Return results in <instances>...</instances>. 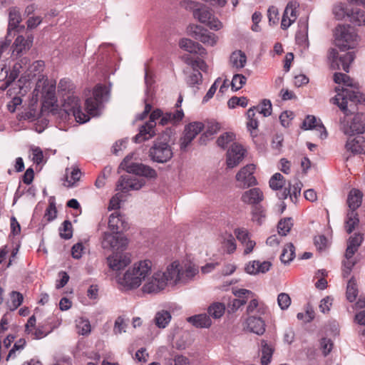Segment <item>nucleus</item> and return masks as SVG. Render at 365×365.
Returning a JSON list of instances; mask_svg holds the SVG:
<instances>
[{
  "mask_svg": "<svg viewBox=\"0 0 365 365\" xmlns=\"http://www.w3.org/2000/svg\"><path fill=\"white\" fill-rule=\"evenodd\" d=\"M93 97L86 101L87 113L82 112L78 98L72 93L63 94V109L68 115L72 114L78 123H86L90 120V115L97 116L100 114L102 104L108 100V91L105 86H97L93 90Z\"/></svg>",
  "mask_w": 365,
  "mask_h": 365,
  "instance_id": "obj_1",
  "label": "nucleus"
},
{
  "mask_svg": "<svg viewBox=\"0 0 365 365\" xmlns=\"http://www.w3.org/2000/svg\"><path fill=\"white\" fill-rule=\"evenodd\" d=\"M152 267L149 259L136 262L118 279V283L127 290L137 289L152 274Z\"/></svg>",
  "mask_w": 365,
  "mask_h": 365,
  "instance_id": "obj_2",
  "label": "nucleus"
},
{
  "mask_svg": "<svg viewBox=\"0 0 365 365\" xmlns=\"http://www.w3.org/2000/svg\"><path fill=\"white\" fill-rule=\"evenodd\" d=\"M173 156L171 138L168 133H163L154 141L149 150L150 158L158 163H165Z\"/></svg>",
  "mask_w": 365,
  "mask_h": 365,
  "instance_id": "obj_3",
  "label": "nucleus"
},
{
  "mask_svg": "<svg viewBox=\"0 0 365 365\" xmlns=\"http://www.w3.org/2000/svg\"><path fill=\"white\" fill-rule=\"evenodd\" d=\"M336 96L332 98L333 103L336 104L339 108L346 114H349L348 107L358 103H365V96L359 91L351 88H336Z\"/></svg>",
  "mask_w": 365,
  "mask_h": 365,
  "instance_id": "obj_4",
  "label": "nucleus"
},
{
  "mask_svg": "<svg viewBox=\"0 0 365 365\" xmlns=\"http://www.w3.org/2000/svg\"><path fill=\"white\" fill-rule=\"evenodd\" d=\"M334 38L337 47L346 50L356 45L358 36L350 26L339 25L335 29Z\"/></svg>",
  "mask_w": 365,
  "mask_h": 365,
  "instance_id": "obj_5",
  "label": "nucleus"
},
{
  "mask_svg": "<svg viewBox=\"0 0 365 365\" xmlns=\"http://www.w3.org/2000/svg\"><path fill=\"white\" fill-rule=\"evenodd\" d=\"M187 31L192 37L201 41L202 43L214 46L216 45L218 37L213 33L209 32L201 26L191 24L187 28Z\"/></svg>",
  "mask_w": 365,
  "mask_h": 365,
  "instance_id": "obj_6",
  "label": "nucleus"
},
{
  "mask_svg": "<svg viewBox=\"0 0 365 365\" xmlns=\"http://www.w3.org/2000/svg\"><path fill=\"white\" fill-rule=\"evenodd\" d=\"M119 233L104 232L101 237V246L105 250H123L128 245L127 238Z\"/></svg>",
  "mask_w": 365,
  "mask_h": 365,
  "instance_id": "obj_7",
  "label": "nucleus"
},
{
  "mask_svg": "<svg viewBox=\"0 0 365 365\" xmlns=\"http://www.w3.org/2000/svg\"><path fill=\"white\" fill-rule=\"evenodd\" d=\"M162 114L163 112L160 109H156L150 113V120L140 128L139 133L134 137L135 143H141L148 140L154 135L153 128L156 125L155 120L160 119Z\"/></svg>",
  "mask_w": 365,
  "mask_h": 365,
  "instance_id": "obj_8",
  "label": "nucleus"
},
{
  "mask_svg": "<svg viewBox=\"0 0 365 365\" xmlns=\"http://www.w3.org/2000/svg\"><path fill=\"white\" fill-rule=\"evenodd\" d=\"M355 56L353 52L346 53L340 56L335 48H331L329 51V59L331 61V67L333 69H343L349 72V66L354 60Z\"/></svg>",
  "mask_w": 365,
  "mask_h": 365,
  "instance_id": "obj_9",
  "label": "nucleus"
},
{
  "mask_svg": "<svg viewBox=\"0 0 365 365\" xmlns=\"http://www.w3.org/2000/svg\"><path fill=\"white\" fill-rule=\"evenodd\" d=\"M40 77L36 82L35 91L41 93L45 101L53 105L56 102V82H49L43 75Z\"/></svg>",
  "mask_w": 365,
  "mask_h": 365,
  "instance_id": "obj_10",
  "label": "nucleus"
},
{
  "mask_svg": "<svg viewBox=\"0 0 365 365\" xmlns=\"http://www.w3.org/2000/svg\"><path fill=\"white\" fill-rule=\"evenodd\" d=\"M163 277V272L160 271L152 273L144 282L142 287L143 292L158 294L163 290L166 287Z\"/></svg>",
  "mask_w": 365,
  "mask_h": 365,
  "instance_id": "obj_11",
  "label": "nucleus"
},
{
  "mask_svg": "<svg viewBox=\"0 0 365 365\" xmlns=\"http://www.w3.org/2000/svg\"><path fill=\"white\" fill-rule=\"evenodd\" d=\"M193 16L210 29L219 31L223 27L222 23L206 8H198L193 11Z\"/></svg>",
  "mask_w": 365,
  "mask_h": 365,
  "instance_id": "obj_12",
  "label": "nucleus"
},
{
  "mask_svg": "<svg viewBox=\"0 0 365 365\" xmlns=\"http://www.w3.org/2000/svg\"><path fill=\"white\" fill-rule=\"evenodd\" d=\"M128 157H126L120 165L122 167H123L127 173L144 176L148 178H156V171L150 166L143 165L142 163H128Z\"/></svg>",
  "mask_w": 365,
  "mask_h": 365,
  "instance_id": "obj_13",
  "label": "nucleus"
},
{
  "mask_svg": "<svg viewBox=\"0 0 365 365\" xmlns=\"http://www.w3.org/2000/svg\"><path fill=\"white\" fill-rule=\"evenodd\" d=\"M255 165L248 164L241 168L236 174V180L240 183L239 186L242 188H247L257 185V180L254 176Z\"/></svg>",
  "mask_w": 365,
  "mask_h": 365,
  "instance_id": "obj_14",
  "label": "nucleus"
},
{
  "mask_svg": "<svg viewBox=\"0 0 365 365\" xmlns=\"http://www.w3.org/2000/svg\"><path fill=\"white\" fill-rule=\"evenodd\" d=\"M204 124L201 122H192L185 127L184 135L180 138V149L185 150L193 139L202 130Z\"/></svg>",
  "mask_w": 365,
  "mask_h": 365,
  "instance_id": "obj_15",
  "label": "nucleus"
},
{
  "mask_svg": "<svg viewBox=\"0 0 365 365\" xmlns=\"http://www.w3.org/2000/svg\"><path fill=\"white\" fill-rule=\"evenodd\" d=\"M264 199V193L259 187H253L245 191L240 197L243 203L254 206H258Z\"/></svg>",
  "mask_w": 365,
  "mask_h": 365,
  "instance_id": "obj_16",
  "label": "nucleus"
},
{
  "mask_svg": "<svg viewBox=\"0 0 365 365\" xmlns=\"http://www.w3.org/2000/svg\"><path fill=\"white\" fill-rule=\"evenodd\" d=\"M145 184V181L143 179H138L137 178H131L129 175L121 176L120 180L118 182L117 188L122 192H128L129 190H138Z\"/></svg>",
  "mask_w": 365,
  "mask_h": 365,
  "instance_id": "obj_17",
  "label": "nucleus"
},
{
  "mask_svg": "<svg viewBox=\"0 0 365 365\" xmlns=\"http://www.w3.org/2000/svg\"><path fill=\"white\" fill-rule=\"evenodd\" d=\"M245 150L239 144L233 143L227 153V165L232 168L237 166L244 158Z\"/></svg>",
  "mask_w": 365,
  "mask_h": 365,
  "instance_id": "obj_18",
  "label": "nucleus"
},
{
  "mask_svg": "<svg viewBox=\"0 0 365 365\" xmlns=\"http://www.w3.org/2000/svg\"><path fill=\"white\" fill-rule=\"evenodd\" d=\"M162 272L164 276L163 278L165 279V287L168 282L173 284L182 282L181 267L179 262H173L167 267L165 272Z\"/></svg>",
  "mask_w": 365,
  "mask_h": 365,
  "instance_id": "obj_19",
  "label": "nucleus"
},
{
  "mask_svg": "<svg viewBox=\"0 0 365 365\" xmlns=\"http://www.w3.org/2000/svg\"><path fill=\"white\" fill-rule=\"evenodd\" d=\"M234 234L238 241L245 247L244 254H250L253 251L256 243L250 239L248 230L243 227L236 228L234 230Z\"/></svg>",
  "mask_w": 365,
  "mask_h": 365,
  "instance_id": "obj_20",
  "label": "nucleus"
},
{
  "mask_svg": "<svg viewBox=\"0 0 365 365\" xmlns=\"http://www.w3.org/2000/svg\"><path fill=\"white\" fill-rule=\"evenodd\" d=\"M107 261L111 269L118 271L128 266L130 262V259L123 253L117 252L109 256Z\"/></svg>",
  "mask_w": 365,
  "mask_h": 365,
  "instance_id": "obj_21",
  "label": "nucleus"
},
{
  "mask_svg": "<svg viewBox=\"0 0 365 365\" xmlns=\"http://www.w3.org/2000/svg\"><path fill=\"white\" fill-rule=\"evenodd\" d=\"M297 7L296 2L290 1L287 4L281 22L282 29H287L296 21L297 18Z\"/></svg>",
  "mask_w": 365,
  "mask_h": 365,
  "instance_id": "obj_22",
  "label": "nucleus"
},
{
  "mask_svg": "<svg viewBox=\"0 0 365 365\" xmlns=\"http://www.w3.org/2000/svg\"><path fill=\"white\" fill-rule=\"evenodd\" d=\"M341 130L345 135L351 136L355 134L363 133L364 125L358 117H355L350 123L342 121L341 123Z\"/></svg>",
  "mask_w": 365,
  "mask_h": 365,
  "instance_id": "obj_23",
  "label": "nucleus"
},
{
  "mask_svg": "<svg viewBox=\"0 0 365 365\" xmlns=\"http://www.w3.org/2000/svg\"><path fill=\"white\" fill-rule=\"evenodd\" d=\"M34 37L29 35L25 38L23 36H19L15 39L12 48V55L19 56L24 51H28L32 46Z\"/></svg>",
  "mask_w": 365,
  "mask_h": 365,
  "instance_id": "obj_24",
  "label": "nucleus"
},
{
  "mask_svg": "<svg viewBox=\"0 0 365 365\" xmlns=\"http://www.w3.org/2000/svg\"><path fill=\"white\" fill-rule=\"evenodd\" d=\"M108 228L111 232L119 233L128 228L127 223L118 211L113 212L108 219Z\"/></svg>",
  "mask_w": 365,
  "mask_h": 365,
  "instance_id": "obj_25",
  "label": "nucleus"
},
{
  "mask_svg": "<svg viewBox=\"0 0 365 365\" xmlns=\"http://www.w3.org/2000/svg\"><path fill=\"white\" fill-rule=\"evenodd\" d=\"M179 46L181 48L185 51L199 54L200 56H205L207 54V51L200 43L195 42L188 38H182L179 42Z\"/></svg>",
  "mask_w": 365,
  "mask_h": 365,
  "instance_id": "obj_26",
  "label": "nucleus"
},
{
  "mask_svg": "<svg viewBox=\"0 0 365 365\" xmlns=\"http://www.w3.org/2000/svg\"><path fill=\"white\" fill-rule=\"evenodd\" d=\"M247 329L254 334L262 335L265 331V323L261 317L250 316L246 321Z\"/></svg>",
  "mask_w": 365,
  "mask_h": 365,
  "instance_id": "obj_27",
  "label": "nucleus"
},
{
  "mask_svg": "<svg viewBox=\"0 0 365 365\" xmlns=\"http://www.w3.org/2000/svg\"><path fill=\"white\" fill-rule=\"evenodd\" d=\"M302 128L305 130L315 129L320 133L321 138H325L327 136V133L324 126L318 122L314 115H307L303 122Z\"/></svg>",
  "mask_w": 365,
  "mask_h": 365,
  "instance_id": "obj_28",
  "label": "nucleus"
},
{
  "mask_svg": "<svg viewBox=\"0 0 365 365\" xmlns=\"http://www.w3.org/2000/svg\"><path fill=\"white\" fill-rule=\"evenodd\" d=\"M345 146L347 150L354 154L365 153V140L362 136L348 140Z\"/></svg>",
  "mask_w": 365,
  "mask_h": 365,
  "instance_id": "obj_29",
  "label": "nucleus"
},
{
  "mask_svg": "<svg viewBox=\"0 0 365 365\" xmlns=\"http://www.w3.org/2000/svg\"><path fill=\"white\" fill-rule=\"evenodd\" d=\"M182 282L186 283L191 280L197 273L198 268L190 262H185L180 264Z\"/></svg>",
  "mask_w": 365,
  "mask_h": 365,
  "instance_id": "obj_30",
  "label": "nucleus"
},
{
  "mask_svg": "<svg viewBox=\"0 0 365 365\" xmlns=\"http://www.w3.org/2000/svg\"><path fill=\"white\" fill-rule=\"evenodd\" d=\"M363 241L364 235L361 233H356L349 238L346 252H347V255L349 257L350 256H354V254L358 251Z\"/></svg>",
  "mask_w": 365,
  "mask_h": 365,
  "instance_id": "obj_31",
  "label": "nucleus"
},
{
  "mask_svg": "<svg viewBox=\"0 0 365 365\" xmlns=\"http://www.w3.org/2000/svg\"><path fill=\"white\" fill-rule=\"evenodd\" d=\"M187 322L197 328H209L212 320L207 314H199L187 318Z\"/></svg>",
  "mask_w": 365,
  "mask_h": 365,
  "instance_id": "obj_32",
  "label": "nucleus"
},
{
  "mask_svg": "<svg viewBox=\"0 0 365 365\" xmlns=\"http://www.w3.org/2000/svg\"><path fill=\"white\" fill-rule=\"evenodd\" d=\"M9 14V32L16 29L21 21L20 9L17 6H11L8 9Z\"/></svg>",
  "mask_w": 365,
  "mask_h": 365,
  "instance_id": "obj_33",
  "label": "nucleus"
},
{
  "mask_svg": "<svg viewBox=\"0 0 365 365\" xmlns=\"http://www.w3.org/2000/svg\"><path fill=\"white\" fill-rule=\"evenodd\" d=\"M363 193L357 189H352L350 190L348 198L347 204L351 211H356L359 208L362 202Z\"/></svg>",
  "mask_w": 365,
  "mask_h": 365,
  "instance_id": "obj_34",
  "label": "nucleus"
},
{
  "mask_svg": "<svg viewBox=\"0 0 365 365\" xmlns=\"http://www.w3.org/2000/svg\"><path fill=\"white\" fill-rule=\"evenodd\" d=\"M221 247L227 254H232L237 249V244L234 236L226 233L222 236Z\"/></svg>",
  "mask_w": 365,
  "mask_h": 365,
  "instance_id": "obj_35",
  "label": "nucleus"
},
{
  "mask_svg": "<svg viewBox=\"0 0 365 365\" xmlns=\"http://www.w3.org/2000/svg\"><path fill=\"white\" fill-rule=\"evenodd\" d=\"M230 61L232 67L241 69L245 66L247 57L242 51H236L231 54Z\"/></svg>",
  "mask_w": 365,
  "mask_h": 365,
  "instance_id": "obj_36",
  "label": "nucleus"
},
{
  "mask_svg": "<svg viewBox=\"0 0 365 365\" xmlns=\"http://www.w3.org/2000/svg\"><path fill=\"white\" fill-rule=\"evenodd\" d=\"M171 319V314L168 311L161 310L158 312L155 316L154 322L155 325L160 329L167 327Z\"/></svg>",
  "mask_w": 365,
  "mask_h": 365,
  "instance_id": "obj_37",
  "label": "nucleus"
},
{
  "mask_svg": "<svg viewBox=\"0 0 365 365\" xmlns=\"http://www.w3.org/2000/svg\"><path fill=\"white\" fill-rule=\"evenodd\" d=\"M349 20L356 26L365 24V11L360 9H353L350 14H348Z\"/></svg>",
  "mask_w": 365,
  "mask_h": 365,
  "instance_id": "obj_38",
  "label": "nucleus"
},
{
  "mask_svg": "<svg viewBox=\"0 0 365 365\" xmlns=\"http://www.w3.org/2000/svg\"><path fill=\"white\" fill-rule=\"evenodd\" d=\"M225 311V306L220 302H215L210 305L207 308L208 316L212 317L215 319H220L223 316Z\"/></svg>",
  "mask_w": 365,
  "mask_h": 365,
  "instance_id": "obj_39",
  "label": "nucleus"
},
{
  "mask_svg": "<svg viewBox=\"0 0 365 365\" xmlns=\"http://www.w3.org/2000/svg\"><path fill=\"white\" fill-rule=\"evenodd\" d=\"M262 358L261 363L262 365H268L272 359L274 349L271 345L268 344L266 341L262 340Z\"/></svg>",
  "mask_w": 365,
  "mask_h": 365,
  "instance_id": "obj_40",
  "label": "nucleus"
},
{
  "mask_svg": "<svg viewBox=\"0 0 365 365\" xmlns=\"http://www.w3.org/2000/svg\"><path fill=\"white\" fill-rule=\"evenodd\" d=\"M23 300L22 294L12 291L10 293V299L6 302V306L10 311H14L22 304Z\"/></svg>",
  "mask_w": 365,
  "mask_h": 365,
  "instance_id": "obj_41",
  "label": "nucleus"
},
{
  "mask_svg": "<svg viewBox=\"0 0 365 365\" xmlns=\"http://www.w3.org/2000/svg\"><path fill=\"white\" fill-rule=\"evenodd\" d=\"M45 67L44 61L38 60L34 61L31 65H30L27 70V76L29 78H34L36 76H38V78H41V73L43 72Z\"/></svg>",
  "mask_w": 365,
  "mask_h": 365,
  "instance_id": "obj_42",
  "label": "nucleus"
},
{
  "mask_svg": "<svg viewBox=\"0 0 365 365\" xmlns=\"http://www.w3.org/2000/svg\"><path fill=\"white\" fill-rule=\"evenodd\" d=\"M345 259L342 262V275L344 277H348L353 267L357 263V260L354 257V256H350V257L347 255V252H345L344 254Z\"/></svg>",
  "mask_w": 365,
  "mask_h": 365,
  "instance_id": "obj_43",
  "label": "nucleus"
},
{
  "mask_svg": "<svg viewBox=\"0 0 365 365\" xmlns=\"http://www.w3.org/2000/svg\"><path fill=\"white\" fill-rule=\"evenodd\" d=\"M295 257V248L292 243H288L284 247L280 255V259L282 263L288 264L294 259Z\"/></svg>",
  "mask_w": 365,
  "mask_h": 365,
  "instance_id": "obj_44",
  "label": "nucleus"
},
{
  "mask_svg": "<svg viewBox=\"0 0 365 365\" xmlns=\"http://www.w3.org/2000/svg\"><path fill=\"white\" fill-rule=\"evenodd\" d=\"M346 223V230L348 233L352 232V231L355 229L356 226H358L359 223V219L358 217V214L356 211L350 210L347 213Z\"/></svg>",
  "mask_w": 365,
  "mask_h": 365,
  "instance_id": "obj_45",
  "label": "nucleus"
},
{
  "mask_svg": "<svg viewBox=\"0 0 365 365\" xmlns=\"http://www.w3.org/2000/svg\"><path fill=\"white\" fill-rule=\"evenodd\" d=\"M252 220L261 225L265 221L266 210L261 205L255 206L252 210Z\"/></svg>",
  "mask_w": 365,
  "mask_h": 365,
  "instance_id": "obj_46",
  "label": "nucleus"
},
{
  "mask_svg": "<svg viewBox=\"0 0 365 365\" xmlns=\"http://www.w3.org/2000/svg\"><path fill=\"white\" fill-rule=\"evenodd\" d=\"M291 217L282 219L277 225L278 233L282 236H286L293 226V222Z\"/></svg>",
  "mask_w": 365,
  "mask_h": 365,
  "instance_id": "obj_47",
  "label": "nucleus"
},
{
  "mask_svg": "<svg viewBox=\"0 0 365 365\" xmlns=\"http://www.w3.org/2000/svg\"><path fill=\"white\" fill-rule=\"evenodd\" d=\"M334 81L337 84H343L351 88H356V84L354 83L353 80L345 73H335L334 75Z\"/></svg>",
  "mask_w": 365,
  "mask_h": 365,
  "instance_id": "obj_48",
  "label": "nucleus"
},
{
  "mask_svg": "<svg viewBox=\"0 0 365 365\" xmlns=\"http://www.w3.org/2000/svg\"><path fill=\"white\" fill-rule=\"evenodd\" d=\"M358 289L356 283L354 279L352 277L349 279L347 284L346 298L349 302H352L356 299Z\"/></svg>",
  "mask_w": 365,
  "mask_h": 365,
  "instance_id": "obj_49",
  "label": "nucleus"
},
{
  "mask_svg": "<svg viewBox=\"0 0 365 365\" xmlns=\"http://www.w3.org/2000/svg\"><path fill=\"white\" fill-rule=\"evenodd\" d=\"M76 329L79 334L86 335L91 332L90 322L87 319L79 318L76 320Z\"/></svg>",
  "mask_w": 365,
  "mask_h": 365,
  "instance_id": "obj_50",
  "label": "nucleus"
},
{
  "mask_svg": "<svg viewBox=\"0 0 365 365\" xmlns=\"http://www.w3.org/2000/svg\"><path fill=\"white\" fill-rule=\"evenodd\" d=\"M269 187L274 190H279L285 185L284 179L280 173H275L269 180Z\"/></svg>",
  "mask_w": 365,
  "mask_h": 365,
  "instance_id": "obj_51",
  "label": "nucleus"
},
{
  "mask_svg": "<svg viewBox=\"0 0 365 365\" xmlns=\"http://www.w3.org/2000/svg\"><path fill=\"white\" fill-rule=\"evenodd\" d=\"M81 175V173L79 169L73 168V170L71 172V175L66 176L64 185L68 187L75 186L76 183L79 180Z\"/></svg>",
  "mask_w": 365,
  "mask_h": 365,
  "instance_id": "obj_52",
  "label": "nucleus"
},
{
  "mask_svg": "<svg viewBox=\"0 0 365 365\" xmlns=\"http://www.w3.org/2000/svg\"><path fill=\"white\" fill-rule=\"evenodd\" d=\"M255 110H257L260 114H262L264 117H267L272 113V103L268 99H264L261 104L257 107H253Z\"/></svg>",
  "mask_w": 365,
  "mask_h": 365,
  "instance_id": "obj_53",
  "label": "nucleus"
},
{
  "mask_svg": "<svg viewBox=\"0 0 365 365\" xmlns=\"http://www.w3.org/2000/svg\"><path fill=\"white\" fill-rule=\"evenodd\" d=\"M255 110L253 108H250L247 110V118H248V122L247 123V126L248 130L251 132L252 134V130H256L258 127V121L257 118H255Z\"/></svg>",
  "mask_w": 365,
  "mask_h": 365,
  "instance_id": "obj_54",
  "label": "nucleus"
},
{
  "mask_svg": "<svg viewBox=\"0 0 365 365\" xmlns=\"http://www.w3.org/2000/svg\"><path fill=\"white\" fill-rule=\"evenodd\" d=\"M247 78L242 74H235L231 81L232 89L235 91L240 90L246 83Z\"/></svg>",
  "mask_w": 365,
  "mask_h": 365,
  "instance_id": "obj_55",
  "label": "nucleus"
},
{
  "mask_svg": "<svg viewBox=\"0 0 365 365\" xmlns=\"http://www.w3.org/2000/svg\"><path fill=\"white\" fill-rule=\"evenodd\" d=\"M228 107L230 108H234L237 106H240L242 108H245L248 105V99L246 97H237L233 96L227 102Z\"/></svg>",
  "mask_w": 365,
  "mask_h": 365,
  "instance_id": "obj_56",
  "label": "nucleus"
},
{
  "mask_svg": "<svg viewBox=\"0 0 365 365\" xmlns=\"http://www.w3.org/2000/svg\"><path fill=\"white\" fill-rule=\"evenodd\" d=\"M60 236L65 240H68L72 237V225L70 221L65 220L63 222L62 227L60 228Z\"/></svg>",
  "mask_w": 365,
  "mask_h": 365,
  "instance_id": "obj_57",
  "label": "nucleus"
},
{
  "mask_svg": "<svg viewBox=\"0 0 365 365\" xmlns=\"http://www.w3.org/2000/svg\"><path fill=\"white\" fill-rule=\"evenodd\" d=\"M235 137V135L233 133H225L217 138V145L225 148L229 143H231L234 140Z\"/></svg>",
  "mask_w": 365,
  "mask_h": 365,
  "instance_id": "obj_58",
  "label": "nucleus"
},
{
  "mask_svg": "<svg viewBox=\"0 0 365 365\" xmlns=\"http://www.w3.org/2000/svg\"><path fill=\"white\" fill-rule=\"evenodd\" d=\"M202 76L201 73L195 70L187 76V83L190 86H195L202 83Z\"/></svg>",
  "mask_w": 365,
  "mask_h": 365,
  "instance_id": "obj_59",
  "label": "nucleus"
},
{
  "mask_svg": "<svg viewBox=\"0 0 365 365\" xmlns=\"http://www.w3.org/2000/svg\"><path fill=\"white\" fill-rule=\"evenodd\" d=\"M277 303L281 309L285 310L291 304V298L287 293H280L277 297Z\"/></svg>",
  "mask_w": 365,
  "mask_h": 365,
  "instance_id": "obj_60",
  "label": "nucleus"
},
{
  "mask_svg": "<svg viewBox=\"0 0 365 365\" xmlns=\"http://www.w3.org/2000/svg\"><path fill=\"white\" fill-rule=\"evenodd\" d=\"M127 324H128L123 317H118L115 319L113 331L115 334H121L123 332H125Z\"/></svg>",
  "mask_w": 365,
  "mask_h": 365,
  "instance_id": "obj_61",
  "label": "nucleus"
},
{
  "mask_svg": "<svg viewBox=\"0 0 365 365\" xmlns=\"http://www.w3.org/2000/svg\"><path fill=\"white\" fill-rule=\"evenodd\" d=\"M264 307L262 306L259 307V304L257 299H253L250 301L247 308V312L248 314H252L255 312L259 314H264Z\"/></svg>",
  "mask_w": 365,
  "mask_h": 365,
  "instance_id": "obj_62",
  "label": "nucleus"
},
{
  "mask_svg": "<svg viewBox=\"0 0 365 365\" xmlns=\"http://www.w3.org/2000/svg\"><path fill=\"white\" fill-rule=\"evenodd\" d=\"M320 348L324 356H327L332 350L333 342L331 339L323 338L320 341Z\"/></svg>",
  "mask_w": 365,
  "mask_h": 365,
  "instance_id": "obj_63",
  "label": "nucleus"
},
{
  "mask_svg": "<svg viewBox=\"0 0 365 365\" xmlns=\"http://www.w3.org/2000/svg\"><path fill=\"white\" fill-rule=\"evenodd\" d=\"M73 85L69 79L63 78L61 79L58 86V92L66 93H71L70 91L72 90Z\"/></svg>",
  "mask_w": 365,
  "mask_h": 365,
  "instance_id": "obj_64",
  "label": "nucleus"
}]
</instances>
